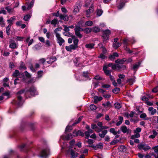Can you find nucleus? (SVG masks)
Wrapping results in <instances>:
<instances>
[{"mask_svg": "<svg viewBox=\"0 0 158 158\" xmlns=\"http://www.w3.org/2000/svg\"><path fill=\"white\" fill-rule=\"evenodd\" d=\"M118 77H119V78L120 79H122L123 80L125 78V75L123 74H119L118 75Z\"/></svg>", "mask_w": 158, "mask_h": 158, "instance_id": "052dcab7", "label": "nucleus"}, {"mask_svg": "<svg viewBox=\"0 0 158 158\" xmlns=\"http://www.w3.org/2000/svg\"><path fill=\"white\" fill-rule=\"evenodd\" d=\"M152 91L153 93H156L158 91V86H157L156 87H155L152 90Z\"/></svg>", "mask_w": 158, "mask_h": 158, "instance_id": "0e129e2a", "label": "nucleus"}, {"mask_svg": "<svg viewBox=\"0 0 158 158\" xmlns=\"http://www.w3.org/2000/svg\"><path fill=\"white\" fill-rule=\"evenodd\" d=\"M120 89L119 88H116L113 90V92L115 94L118 93Z\"/></svg>", "mask_w": 158, "mask_h": 158, "instance_id": "3c124183", "label": "nucleus"}, {"mask_svg": "<svg viewBox=\"0 0 158 158\" xmlns=\"http://www.w3.org/2000/svg\"><path fill=\"white\" fill-rule=\"evenodd\" d=\"M85 135L86 136L85 138L88 139L90 136V133L88 132V131H86L85 132Z\"/></svg>", "mask_w": 158, "mask_h": 158, "instance_id": "bf43d9fd", "label": "nucleus"}, {"mask_svg": "<svg viewBox=\"0 0 158 158\" xmlns=\"http://www.w3.org/2000/svg\"><path fill=\"white\" fill-rule=\"evenodd\" d=\"M94 10V7L93 6H90L89 9L86 11V16L89 17L90 16V13L93 12Z\"/></svg>", "mask_w": 158, "mask_h": 158, "instance_id": "1a4fd4ad", "label": "nucleus"}, {"mask_svg": "<svg viewBox=\"0 0 158 158\" xmlns=\"http://www.w3.org/2000/svg\"><path fill=\"white\" fill-rule=\"evenodd\" d=\"M24 91V90H22L18 92L17 94V96L18 98V101L16 102L15 101H13V103L19 106H21L23 104V102L22 100V98L20 96V94H23Z\"/></svg>", "mask_w": 158, "mask_h": 158, "instance_id": "f03ea898", "label": "nucleus"}, {"mask_svg": "<svg viewBox=\"0 0 158 158\" xmlns=\"http://www.w3.org/2000/svg\"><path fill=\"white\" fill-rule=\"evenodd\" d=\"M125 4L123 2H122L118 6V8L119 10L121 9L124 6Z\"/></svg>", "mask_w": 158, "mask_h": 158, "instance_id": "4d7b16f0", "label": "nucleus"}, {"mask_svg": "<svg viewBox=\"0 0 158 158\" xmlns=\"http://www.w3.org/2000/svg\"><path fill=\"white\" fill-rule=\"evenodd\" d=\"M0 24L2 27H4L5 24L3 21V19L2 17H0Z\"/></svg>", "mask_w": 158, "mask_h": 158, "instance_id": "a18cd8bd", "label": "nucleus"}, {"mask_svg": "<svg viewBox=\"0 0 158 158\" xmlns=\"http://www.w3.org/2000/svg\"><path fill=\"white\" fill-rule=\"evenodd\" d=\"M64 29V30L66 32H69V27H67V26L66 25H63V26Z\"/></svg>", "mask_w": 158, "mask_h": 158, "instance_id": "6e6d98bb", "label": "nucleus"}, {"mask_svg": "<svg viewBox=\"0 0 158 158\" xmlns=\"http://www.w3.org/2000/svg\"><path fill=\"white\" fill-rule=\"evenodd\" d=\"M116 69H119L121 68H123V69L126 68V67L124 65H122L121 66H120L119 64H116Z\"/></svg>", "mask_w": 158, "mask_h": 158, "instance_id": "09e8293b", "label": "nucleus"}, {"mask_svg": "<svg viewBox=\"0 0 158 158\" xmlns=\"http://www.w3.org/2000/svg\"><path fill=\"white\" fill-rule=\"evenodd\" d=\"M148 110L151 112V114L152 115H154L157 112L156 109H154L152 107H149L148 109Z\"/></svg>", "mask_w": 158, "mask_h": 158, "instance_id": "2eb2a0df", "label": "nucleus"}, {"mask_svg": "<svg viewBox=\"0 0 158 158\" xmlns=\"http://www.w3.org/2000/svg\"><path fill=\"white\" fill-rule=\"evenodd\" d=\"M77 48L73 44L70 45L69 46L65 47L66 49L68 51L71 52L72 50H75Z\"/></svg>", "mask_w": 158, "mask_h": 158, "instance_id": "ddd939ff", "label": "nucleus"}, {"mask_svg": "<svg viewBox=\"0 0 158 158\" xmlns=\"http://www.w3.org/2000/svg\"><path fill=\"white\" fill-rule=\"evenodd\" d=\"M15 19L16 18L15 16H13L11 18L9 19H8L7 21L9 23V25H11L13 24L12 22L15 20Z\"/></svg>", "mask_w": 158, "mask_h": 158, "instance_id": "4be33fe9", "label": "nucleus"}, {"mask_svg": "<svg viewBox=\"0 0 158 158\" xmlns=\"http://www.w3.org/2000/svg\"><path fill=\"white\" fill-rule=\"evenodd\" d=\"M83 31L85 33L88 34L90 33L92 31V29L87 28L83 29L81 28L79 26H76L74 29L75 34L77 37L81 39L82 37L80 31Z\"/></svg>", "mask_w": 158, "mask_h": 158, "instance_id": "f257e3e1", "label": "nucleus"}, {"mask_svg": "<svg viewBox=\"0 0 158 158\" xmlns=\"http://www.w3.org/2000/svg\"><path fill=\"white\" fill-rule=\"evenodd\" d=\"M57 22L58 20L56 19H54L51 21V24L53 25L55 27Z\"/></svg>", "mask_w": 158, "mask_h": 158, "instance_id": "72a5a7b5", "label": "nucleus"}, {"mask_svg": "<svg viewBox=\"0 0 158 158\" xmlns=\"http://www.w3.org/2000/svg\"><path fill=\"white\" fill-rule=\"evenodd\" d=\"M102 32L103 33L102 35L103 39L105 40H107L108 39L109 35L110 34V31L108 29H107L103 31Z\"/></svg>", "mask_w": 158, "mask_h": 158, "instance_id": "423d86ee", "label": "nucleus"}, {"mask_svg": "<svg viewBox=\"0 0 158 158\" xmlns=\"http://www.w3.org/2000/svg\"><path fill=\"white\" fill-rule=\"evenodd\" d=\"M34 3V0H32L30 3L28 4L27 10H28L30 9L33 6Z\"/></svg>", "mask_w": 158, "mask_h": 158, "instance_id": "bb28decb", "label": "nucleus"}, {"mask_svg": "<svg viewBox=\"0 0 158 158\" xmlns=\"http://www.w3.org/2000/svg\"><path fill=\"white\" fill-rule=\"evenodd\" d=\"M97 15L98 16H101L103 13V11L101 9H98L96 10Z\"/></svg>", "mask_w": 158, "mask_h": 158, "instance_id": "c756f323", "label": "nucleus"}, {"mask_svg": "<svg viewBox=\"0 0 158 158\" xmlns=\"http://www.w3.org/2000/svg\"><path fill=\"white\" fill-rule=\"evenodd\" d=\"M31 17V16L30 15H26L24 16L23 18V19L25 21H27Z\"/></svg>", "mask_w": 158, "mask_h": 158, "instance_id": "de8ad7c7", "label": "nucleus"}, {"mask_svg": "<svg viewBox=\"0 0 158 158\" xmlns=\"http://www.w3.org/2000/svg\"><path fill=\"white\" fill-rule=\"evenodd\" d=\"M72 129V127L71 126H68L65 130V132H69Z\"/></svg>", "mask_w": 158, "mask_h": 158, "instance_id": "79ce46f5", "label": "nucleus"}, {"mask_svg": "<svg viewBox=\"0 0 158 158\" xmlns=\"http://www.w3.org/2000/svg\"><path fill=\"white\" fill-rule=\"evenodd\" d=\"M141 131V128L139 127L137 128L135 130L134 132L135 133H139Z\"/></svg>", "mask_w": 158, "mask_h": 158, "instance_id": "338daca9", "label": "nucleus"}, {"mask_svg": "<svg viewBox=\"0 0 158 158\" xmlns=\"http://www.w3.org/2000/svg\"><path fill=\"white\" fill-rule=\"evenodd\" d=\"M138 148L140 149H143L145 151H146L150 149V147L147 145L144 144H140L138 146Z\"/></svg>", "mask_w": 158, "mask_h": 158, "instance_id": "6e6552de", "label": "nucleus"}, {"mask_svg": "<svg viewBox=\"0 0 158 158\" xmlns=\"http://www.w3.org/2000/svg\"><path fill=\"white\" fill-rule=\"evenodd\" d=\"M102 97H98V96H95L94 97V102L95 103H97L98 101H100L102 100Z\"/></svg>", "mask_w": 158, "mask_h": 158, "instance_id": "f3484780", "label": "nucleus"}, {"mask_svg": "<svg viewBox=\"0 0 158 158\" xmlns=\"http://www.w3.org/2000/svg\"><path fill=\"white\" fill-rule=\"evenodd\" d=\"M49 149L47 147L42 150L40 153V156L42 157H46L49 155Z\"/></svg>", "mask_w": 158, "mask_h": 158, "instance_id": "20e7f679", "label": "nucleus"}, {"mask_svg": "<svg viewBox=\"0 0 158 158\" xmlns=\"http://www.w3.org/2000/svg\"><path fill=\"white\" fill-rule=\"evenodd\" d=\"M92 30L94 32H98L100 31V29L97 27H95L92 28Z\"/></svg>", "mask_w": 158, "mask_h": 158, "instance_id": "7c9ffc66", "label": "nucleus"}, {"mask_svg": "<svg viewBox=\"0 0 158 158\" xmlns=\"http://www.w3.org/2000/svg\"><path fill=\"white\" fill-rule=\"evenodd\" d=\"M110 131L111 133H113L114 135H116L117 133L116 131L115 130L114 128H110Z\"/></svg>", "mask_w": 158, "mask_h": 158, "instance_id": "8fccbe9b", "label": "nucleus"}, {"mask_svg": "<svg viewBox=\"0 0 158 158\" xmlns=\"http://www.w3.org/2000/svg\"><path fill=\"white\" fill-rule=\"evenodd\" d=\"M73 135L71 134H69L66 136H62L61 138L64 140H69L73 138Z\"/></svg>", "mask_w": 158, "mask_h": 158, "instance_id": "f8f14e48", "label": "nucleus"}, {"mask_svg": "<svg viewBox=\"0 0 158 158\" xmlns=\"http://www.w3.org/2000/svg\"><path fill=\"white\" fill-rule=\"evenodd\" d=\"M118 149L119 151L125 152L126 150V148L123 145H121L118 148Z\"/></svg>", "mask_w": 158, "mask_h": 158, "instance_id": "cd10ccee", "label": "nucleus"}, {"mask_svg": "<svg viewBox=\"0 0 158 158\" xmlns=\"http://www.w3.org/2000/svg\"><path fill=\"white\" fill-rule=\"evenodd\" d=\"M110 78L111 80L112 81V83L113 85L114 86H117V84L115 82V81L113 77L110 75Z\"/></svg>", "mask_w": 158, "mask_h": 158, "instance_id": "5701e85b", "label": "nucleus"}, {"mask_svg": "<svg viewBox=\"0 0 158 158\" xmlns=\"http://www.w3.org/2000/svg\"><path fill=\"white\" fill-rule=\"evenodd\" d=\"M79 8L78 6H75L73 12L75 13V14L78 13L79 11Z\"/></svg>", "mask_w": 158, "mask_h": 158, "instance_id": "37998d69", "label": "nucleus"}, {"mask_svg": "<svg viewBox=\"0 0 158 158\" xmlns=\"http://www.w3.org/2000/svg\"><path fill=\"white\" fill-rule=\"evenodd\" d=\"M118 142V140H114L111 141L110 143V144L111 145H114L116 144Z\"/></svg>", "mask_w": 158, "mask_h": 158, "instance_id": "69168bd1", "label": "nucleus"}, {"mask_svg": "<svg viewBox=\"0 0 158 158\" xmlns=\"http://www.w3.org/2000/svg\"><path fill=\"white\" fill-rule=\"evenodd\" d=\"M62 29V28L61 27L57 28L55 29L54 31V32L56 34V33H58L57 32L60 31Z\"/></svg>", "mask_w": 158, "mask_h": 158, "instance_id": "13d9d810", "label": "nucleus"}, {"mask_svg": "<svg viewBox=\"0 0 158 158\" xmlns=\"http://www.w3.org/2000/svg\"><path fill=\"white\" fill-rule=\"evenodd\" d=\"M9 47L12 49H15L17 48V44L15 43H12L10 44Z\"/></svg>", "mask_w": 158, "mask_h": 158, "instance_id": "a878e982", "label": "nucleus"}, {"mask_svg": "<svg viewBox=\"0 0 158 158\" xmlns=\"http://www.w3.org/2000/svg\"><path fill=\"white\" fill-rule=\"evenodd\" d=\"M24 38L23 37L16 36L15 39L17 41H22Z\"/></svg>", "mask_w": 158, "mask_h": 158, "instance_id": "680f3d73", "label": "nucleus"}, {"mask_svg": "<svg viewBox=\"0 0 158 158\" xmlns=\"http://www.w3.org/2000/svg\"><path fill=\"white\" fill-rule=\"evenodd\" d=\"M107 67L104 66L103 68V70L106 75L110 76L111 75V72L110 70L107 69Z\"/></svg>", "mask_w": 158, "mask_h": 158, "instance_id": "dca6fc26", "label": "nucleus"}, {"mask_svg": "<svg viewBox=\"0 0 158 158\" xmlns=\"http://www.w3.org/2000/svg\"><path fill=\"white\" fill-rule=\"evenodd\" d=\"M79 42V40L78 39H75L74 40H73V42L74 43V45L77 48L78 47V43Z\"/></svg>", "mask_w": 158, "mask_h": 158, "instance_id": "c03bdc74", "label": "nucleus"}, {"mask_svg": "<svg viewBox=\"0 0 158 158\" xmlns=\"http://www.w3.org/2000/svg\"><path fill=\"white\" fill-rule=\"evenodd\" d=\"M97 108V107L94 104H91L90 106V108L92 110H95Z\"/></svg>", "mask_w": 158, "mask_h": 158, "instance_id": "5fc2aeb1", "label": "nucleus"}, {"mask_svg": "<svg viewBox=\"0 0 158 158\" xmlns=\"http://www.w3.org/2000/svg\"><path fill=\"white\" fill-rule=\"evenodd\" d=\"M140 64V63L139 62L133 65L132 69L135 72L139 67Z\"/></svg>", "mask_w": 158, "mask_h": 158, "instance_id": "a211bd4d", "label": "nucleus"}, {"mask_svg": "<svg viewBox=\"0 0 158 158\" xmlns=\"http://www.w3.org/2000/svg\"><path fill=\"white\" fill-rule=\"evenodd\" d=\"M19 74V72L18 70H16L13 73L12 76L14 77H17Z\"/></svg>", "mask_w": 158, "mask_h": 158, "instance_id": "58836bf2", "label": "nucleus"}, {"mask_svg": "<svg viewBox=\"0 0 158 158\" xmlns=\"http://www.w3.org/2000/svg\"><path fill=\"white\" fill-rule=\"evenodd\" d=\"M6 9L9 13H12L14 12V8H11L9 7H6Z\"/></svg>", "mask_w": 158, "mask_h": 158, "instance_id": "2f4dec72", "label": "nucleus"}, {"mask_svg": "<svg viewBox=\"0 0 158 158\" xmlns=\"http://www.w3.org/2000/svg\"><path fill=\"white\" fill-rule=\"evenodd\" d=\"M29 92L30 94L32 96H34L37 94L36 89L33 87H32L30 88Z\"/></svg>", "mask_w": 158, "mask_h": 158, "instance_id": "9d476101", "label": "nucleus"}, {"mask_svg": "<svg viewBox=\"0 0 158 158\" xmlns=\"http://www.w3.org/2000/svg\"><path fill=\"white\" fill-rule=\"evenodd\" d=\"M60 18L61 19L63 20L64 21H68L69 19V17L66 14H60Z\"/></svg>", "mask_w": 158, "mask_h": 158, "instance_id": "4468645a", "label": "nucleus"}, {"mask_svg": "<svg viewBox=\"0 0 158 158\" xmlns=\"http://www.w3.org/2000/svg\"><path fill=\"white\" fill-rule=\"evenodd\" d=\"M126 60L123 59L120 60H115V62L116 63H119L120 64H123L124 62Z\"/></svg>", "mask_w": 158, "mask_h": 158, "instance_id": "603ef678", "label": "nucleus"}, {"mask_svg": "<svg viewBox=\"0 0 158 158\" xmlns=\"http://www.w3.org/2000/svg\"><path fill=\"white\" fill-rule=\"evenodd\" d=\"M135 81V79L130 78L128 79V82L130 85H132Z\"/></svg>", "mask_w": 158, "mask_h": 158, "instance_id": "49530a36", "label": "nucleus"}, {"mask_svg": "<svg viewBox=\"0 0 158 158\" xmlns=\"http://www.w3.org/2000/svg\"><path fill=\"white\" fill-rule=\"evenodd\" d=\"M87 146L91 147L95 150H96L98 149H102L103 148V144L102 143H99L97 144L96 146L91 145V146L90 145H89Z\"/></svg>", "mask_w": 158, "mask_h": 158, "instance_id": "0eeeda50", "label": "nucleus"}, {"mask_svg": "<svg viewBox=\"0 0 158 158\" xmlns=\"http://www.w3.org/2000/svg\"><path fill=\"white\" fill-rule=\"evenodd\" d=\"M147 116V115L145 113H143L140 115V117L141 118H143L144 119H148L146 118Z\"/></svg>", "mask_w": 158, "mask_h": 158, "instance_id": "4c0bfd02", "label": "nucleus"}, {"mask_svg": "<svg viewBox=\"0 0 158 158\" xmlns=\"http://www.w3.org/2000/svg\"><path fill=\"white\" fill-rule=\"evenodd\" d=\"M152 135H151L149 136V138L151 139L154 138L157 135V133L156 132L155 130H153L152 131Z\"/></svg>", "mask_w": 158, "mask_h": 158, "instance_id": "393cba45", "label": "nucleus"}, {"mask_svg": "<svg viewBox=\"0 0 158 158\" xmlns=\"http://www.w3.org/2000/svg\"><path fill=\"white\" fill-rule=\"evenodd\" d=\"M120 129L124 133H128L131 132L130 130L129 129H127V127L125 126H122Z\"/></svg>", "mask_w": 158, "mask_h": 158, "instance_id": "9b49d317", "label": "nucleus"}, {"mask_svg": "<svg viewBox=\"0 0 158 158\" xmlns=\"http://www.w3.org/2000/svg\"><path fill=\"white\" fill-rule=\"evenodd\" d=\"M121 45V44L119 43H117L116 44L113 43V47L115 49H117Z\"/></svg>", "mask_w": 158, "mask_h": 158, "instance_id": "473e14b6", "label": "nucleus"}, {"mask_svg": "<svg viewBox=\"0 0 158 158\" xmlns=\"http://www.w3.org/2000/svg\"><path fill=\"white\" fill-rule=\"evenodd\" d=\"M93 24V22L90 20L87 21L85 23V25L87 26H92Z\"/></svg>", "mask_w": 158, "mask_h": 158, "instance_id": "f704fd0d", "label": "nucleus"}, {"mask_svg": "<svg viewBox=\"0 0 158 158\" xmlns=\"http://www.w3.org/2000/svg\"><path fill=\"white\" fill-rule=\"evenodd\" d=\"M11 26V25H9L6 28V33L8 35H10V28Z\"/></svg>", "mask_w": 158, "mask_h": 158, "instance_id": "c9c22d12", "label": "nucleus"}, {"mask_svg": "<svg viewBox=\"0 0 158 158\" xmlns=\"http://www.w3.org/2000/svg\"><path fill=\"white\" fill-rule=\"evenodd\" d=\"M72 147L71 146L69 147V149L67 152L68 154L70 155L71 156V158H75L78 155V153L73 150L71 148Z\"/></svg>", "mask_w": 158, "mask_h": 158, "instance_id": "7ed1b4c3", "label": "nucleus"}, {"mask_svg": "<svg viewBox=\"0 0 158 158\" xmlns=\"http://www.w3.org/2000/svg\"><path fill=\"white\" fill-rule=\"evenodd\" d=\"M107 131L106 130H105L102 131L101 133H99L98 135L100 137L103 138L107 134Z\"/></svg>", "mask_w": 158, "mask_h": 158, "instance_id": "aec40b11", "label": "nucleus"}, {"mask_svg": "<svg viewBox=\"0 0 158 158\" xmlns=\"http://www.w3.org/2000/svg\"><path fill=\"white\" fill-rule=\"evenodd\" d=\"M87 142L90 144L89 145L91 146L90 145L92 144L94 142L93 140L90 139H89L88 140Z\"/></svg>", "mask_w": 158, "mask_h": 158, "instance_id": "e2e57ef3", "label": "nucleus"}, {"mask_svg": "<svg viewBox=\"0 0 158 158\" xmlns=\"http://www.w3.org/2000/svg\"><path fill=\"white\" fill-rule=\"evenodd\" d=\"M57 42L59 45L61 46L62 44L65 42L64 40L61 37L59 33H56V35Z\"/></svg>", "mask_w": 158, "mask_h": 158, "instance_id": "39448f33", "label": "nucleus"}, {"mask_svg": "<svg viewBox=\"0 0 158 158\" xmlns=\"http://www.w3.org/2000/svg\"><path fill=\"white\" fill-rule=\"evenodd\" d=\"M63 34L64 35H65L66 36H69H69L71 37V36L72 35L71 33L70 32H64Z\"/></svg>", "mask_w": 158, "mask_h": 158, "instance_id": "774afa93", "label": "nucleus"}, {"mask_svg": "<svg viewBox=\"0 0 158 158\" xmlns=\"http://www.w3.org/2000/svg\"><path fill=\"white\" fill-rule=\"evenodd\" d=\"M102 105L105 108H110L111 107V104L110 102L103 103Z\"/></svg>", "mask_w": 158, "mask_h": 158, "instance_id": "412c9836", "label": "nucleus"}, {"mask_svg": "<svg viewBox=\"0 0 158 158\" xmlns=\"http://www.w3.org/2000/svg\"><path fill=\"white\" fill-rule=\"evenodd\" d=\"M75 136H84V134L83 132H81V131L79 130L77 131L76 133V135H74Z\"/></svg>", "mask_w": 158, "mask_h": 158, "instance_id": "c85d7f7f", "label": "nucleus"}, {"mask_svg": "<svg viewBox=\"0 0 158 158\" xmlns=\"http://www.w3.org/2000/svg\"><path fill=\"white\" fill-rule=\"evenodd\" d=\"M99 46H100V48H102V52L103 53H106V49L102 46V44H98Z\"/></svg>", "mask_w": 158, "mask_h": 158, "instance_id": "e433bc0d", "label": "nucleus"}, {"mask_svg": "<svg viewBox=\"0 0 158 158\" xmlns=\"http://www.w3.org/2000/svg\"><path fill=\"white\" fill-rule=\"evenodd\" d=\"M19 69H26V68L24 64L22 62H21V64L19 67Z\"/></svg>", "mask_w": 158, "mask_h": 158, "instance_id": "ea45409f", "label": "nucleus"}, {"mask_svg": "<svg viewBox=\"0 0 158 158\" xmlns=\"http://www.w3.org/2000/svg\"><path fill=\"white\" fill-rule=\"evenodd\" d=\"M114 106L115 108L119 109L121 107V105L119 103H115L114 104Z\"/></svg>", "mask_w": 158, "mask_h": 158, "instance_id": "a19ab883", "label": "nucleus"}, {"mask_svg": "<svg viewBox=\"0 0 158 158\" xmlns=\"http://www.w3.org/2000/svg\"><path fill=\"white\" fill-rule=\"evenodd\" d=\"M94 44H85V47L89 49H91L94 48Z\"/></svg>", "mask_w": 158, "mask_h": 158, "instance_id": "6ab92c4d", "label": "nucleus"}, {"mask_svg": "<svg viewBox=\"0 0 158 158\" xmlns=\"http://www.w3.org/2000/svg\"><path fill=\"white\" fill-rule=\"evenodd\" d=\"M119 121L116 124L117 126H118L120 125L122 123L123 121V118L122 116H119L118 117Z\"/></svg>", "mask_w": 158, "mask_h": 158, "instance_id": "b1692460", "label": "nucleus"}, {"mask_svg": "<svg viewBox=\"0 0 158 158\" xmlns=\"http://www.w3.org/2000/svg\"><path fill=\"white\" fill-rule=\"evenodd\" d=\"M43 71H39L37 73V77L38 78H40L42 77L43 75Z\"/></svg>", "mask_w": 158, "mask_h": 158, "instance_id": "864d4df0", "label": "nucleus"}]
</instances>
